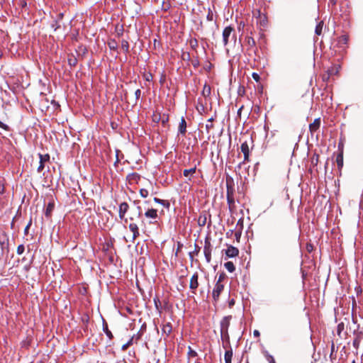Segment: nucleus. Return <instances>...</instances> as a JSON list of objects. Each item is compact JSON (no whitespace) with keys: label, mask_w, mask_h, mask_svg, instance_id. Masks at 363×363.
Returning a JSON list of instances; mask_svg holds the SVG:
<instances>
[{"label":"nucleus","mask_w":363,"mask_h":363,"mask_svg":"<svg viewBox=\"0 0 363 363\" xmlns=\"http://www.w3.org/2000/svg\"><path fill=\"white\" fill-rule=\"evenodd\" d=\"M201 222H203V224L202 225H204L205 224V220H201Z\"/></svg>","instance_id":"52"},{"label":"nucleus","mask_w":363,"mask_h":363,"mask_svg":"<svg viewBox=\"0 0 363 363\" xmlns=\"http://www.w3.org/2000/svg\"><path fill=\"white\" fill-rule=\"evenodd\" d=\"M154 2H157L158 0H152Z\"/></svg>","instance_id":"55"},{"label":"nucleus","mask_w":363,"mask_h":363,"mask_svg":"<svg viewBox=\"0 0 363 363\" xmlns=\"http://www.w3.org/2000/svg\"><path fill=\"white\" fill-rule=\"evenodd\" d=\"M140 194L142 197L146 198L148 196V191L145 189H141L140 190Z\"/></svg>","instance_id":"30"},{"label":"nucleus","mask_w":363,"mask_h":363,"mask_svg":"<svg viewBox=\"0 0 363 363\" xmlns=\"http://www.w3.org/2000/svg\"><path fill=\"white\" fill-rule=\"evenodd\" d=\"M170 8V4L169 3L163 2L162 9L164 11H167Z\"/></svg>","instance_id":"37"},{"label":"nucleus","mask_w":363,"mask_h":363,"mask_svg":"<svg viewBox=\"0 0 363 363\" xmlns=\"http://www.w3.org/2000/svg\"><path fill=\"white\" fill-rule=\"evenodd\" d=\"M336 162H337L338 169L340 170L343 167V153H342V152H340L337 155Z\"/></svg>","instance_id":"16"},{"label":"nucleus","mask_w":363,"mask_h":363,"mask_svg":"<svg viewBox=\"0 0 363 363\" xmlns=\"http://www.w3.org/2000/svg\"><path fill=\"white\" fill-rule=\"evenodd\" d=\"M231 315L224 317L220 322V334L223 340L228 341L229 340L228 328Z\"/></svg>","instance_id":"1"},{"label":"nucleus","mask_w":363,"mask_h":363,"mask_svg":"<svg viewBox=\"0 0 363 363\" xmlns=\"http://www.w3.org/2000/svg\"><path fill=\"white\" fill-rule=\"evenodd\" d=\"M320 125V119L316 118L314 120V121L309 125V130L311 133L316 131Z\"/></svg>","instance_id":"11"},{"label":"nucleus","mask_w":363,"mask_h":363,"mask_svg":"<svg viewBox=\"0 0 363 363\" xmlns=\"http://www.w3.org/2000/svg\"><path fill=\"white\" fill-rule=\"evenodd\" d=\"M154 201H155L156 203H162V204H164V200H161V199H157V198H154Z\"/></svg>","instance_id":"40"},{"label":"nucleus","mask_w":363,"mask_h":363,"mask_svg":"<svg viewBox=\"0 0 363 363\" xmlns=\"http://www.w3.org/2000/svg\"><path fill=\"white\" fill-rule=\"evenodd\" d=\"M253 335L255 337H259L260 333L257 330H255L253 332Z\"/></svg>","instance_id":"42"},{"label":"nucleus","mask_w":363,"mask_h":363,"mask_svg":"<svg viewBox=\"0 0 363 363\" xmlns=\"http://www.w3.org/2000/svg\"><path fill=\"white\" fill-rule=\"evenodd\" d=\"M0 128L7 130H9V126L6 124H4V123H2L1 121H0Z\"/></svg>","instance_id":"38"},{"label":"nucleus","mask_w":363,"mask_h":363,"mask_svg":"<svg viewBox=\"0 0 363 363\" xmlns=\"http://www.w3.org/2000/svg\"><path fill=\"white\" fill-rule=\"evenodd\" d=\"M224 278V274H220L216 283H221Z\"/></svg>","instance_id":"41"},{"label":"nucleus","mask_w":363,"mask_h":363,"mask_svg":"<svg viewBox=\"0 0 363 363\" xmlns=\"http://www.w3.org/2000/svg\"><path fill=\"white\" fill-rule=\"evenodd\" d=\"M46 157H47V162H48V161H49V160H50V156H49V155H48V154H47Z\"/></svg>","instance_id":"49"},{"label":"nucleus","mask_w":363,"mask_h":363,"mask_svg":"<svg viewBox=\"0 0 363 363\" xmlns=\"http://www.w3.org/2000/svg\"><path fill=\"white\" fill-rule=\"evenodd\" d=\"M323 26V23L322 21L319 22L317 24V26L315 27V30L316 35H320L322 33Z\"/></svg>","instance_id":"24"},{"label":"nucleus","mask_w":363,"mask_h":363,"mask_svg":"<svg viewBox=\"0 0 363 363\" xmlns=\"http://www.w3.org/2000/svg\"><path fill=\"white\" fill-rule=\"evenodd\" d=\"M213 128V123H208H208H206V130H207V132H208V133L209 132L210 129H211V128Z\"/></svg>","instance_id":"36"},{"label":"nucleus","mask_w":363,"mask_h":363,"mask_svg":"<svg viewBox=\"0 0 363 363\" xmlns=\"http://www.w3.org/2000/svg\"><path fill=\"white\" fill-rule=\"evenodd\" d=\"M225 253L228 257H235L238 255L239 250L237 247L229 245Z\"/></svg>","instance_id":"7"},{"label":"nucleus","mask_w":363,"mask_h":363,"mask_svg":"<svg viewBox=\"0 0 363 363\" xmlns=\"http://www.w3.org/2000/svg\"><path fill=\"white\" fill-rule=\"evenodd\" d=\"M253 16L257 20V23L259 24L260 26L264 28L267 25V16L262 13L260 11L257 10L253 12Z\"/></svg>","instance_id":"2"},{"label":"nucleus","mask_w":363,"mask_h":363,"mask_svg":"<svg viewBox=\"0 0 363 363\" xmlns=\"http://www.w3.org/2000/svg\"><path fill=\"white\" fill-rule=\"evenodd\" d=\"M212 121H213V118H210V119L208 121V123H212Z\"/></svg>","instance_id":"51"},{"label":"nucleus","mask_w":363,"mask_h":363,"mask_svg":"<svg viewBox=\"0 0 363 363\" xmlns=\"http://www.w3.org/2000/svg\"><path fill=\"white\" fill-rule=\"evenodd\" d=\"M77 62V59L74 56H70L68 57V63L70 66H75Z\"/></svg>","instance_id":"27"},{"label":"nucleus","mask_w":363,"mask_h":363,"mask_svg":"<svg viewBox=\"0 0 363 363\" xmlns=\"http://www.w3.org/2000/svg\"><path fill=\"white\" fill-rule=\"evenodd\" d=\"M240 149H241L242 152L244 155L245 161H247L249 160L250 151H249V146H248V144L247 143V142L242 143V145L240 146Z\"/></svg>","instance_id":"10"},{"label":"nucleus","mask_w":363,"mask_h":363,"mask_svg":"<svg viewBox=\"0 0 363 363\" xmlns=\"http://www.w3.org/2000/svg\"><path fill=\"white\" fill-rule=\"evenodd\" d=\"M39 157H40V164H39V166L38 167V171L40 172L44 168V162H45V157L42 154H39Z\"/></svg>","instance_id":"20"},{"label":"nucleus","mask_w":363,"mask_h":363,"mask_svg":"<svg viewBox=\"0 0 363 363\" xmlns=\"http://www.w3.org/2000/svg\"><path fill=\"white\" fill-rule=\"evenodd\" d=\"M233 196V187L229 184L227 179V197Z\"/></svg>","instance_id":"25"},{"label":"nucleus","mask_w":363,"mask_h":363,"mask_svg":"<svg viewBox=\"0 0 363 363\" xmlns=\"http://www.w3.org/2000/svg\"><path fill=\"white\" fill-rule=\"evenodd\" d=\"M196 173V167H193L188 169H184L183 172L184 176L187 177L189 180H191L193 175Z\"/></svg>","instance_id":"14"},{"label":"nucleus","mask_w":363,"mask_h":363,"mask_svg":"<svg viewBox=\"0 0 363 363\" xmlns=\"http://www.w3.org/2000/svg\"><path fill=\"white\" fill-rule=\"evenodd\" d=\"M272 363H274V360L272 358Z\"/></svg>","instance_id":"54"},{"label":"nucleus","mask_w":363,"mask_h":363,"mask_svg":"<svg viewBox=\"0 0 363 363\" xmlns=\"http://www.w3.org/2000/svg\"><path fill=\"white\" fill-rule=\"evenodd\" d=\"M225 268L230 272H233L235 269V265L232 262H227L224 264Z\"/></svg>","instance_id":"21"},{"label":"nucleus","mask_w":363,"mask_h":363,"mask_svg":"<svg viewBox=\"0 0 363 363\" xmlns=\"http://www.w3.org/2000/svg\"><path fill=\"white\" fill-rule=\"evenodd\" d=\"M189 354H190L191 356H194V357H195V356L196 355V352H194V351H193V350H190Z\"/></svg>","instance_id":"43"},{"label":"nucleus","mask_w":363,"mask_h":363,"mask_svg":"<svg viewBox=\"0 0 363 363\" xmlns=\"http://www.w3.org/2000/svg\"><path fill=\"white\" fill-rule=\"evenodd\" d=\"M4 186H0V193H3L4 192Z\"/></svg>","instance_id":"47"},{"label":"nucleus","mask_w":363,"mask_h":363,"mask_svg":"<svg viewBox=\"0 0 363 363\" xmlns=\"http://www.w3.org/2000/svg\"><path fill=\"white\" fill-rule=\"evenodd\" d=\"M202 94L204 96H208L211 94L210 86L205 84L203 88Z\"/></svg>","instance_id":"22"},{"label":"nucleus","mask_w":363,"mask_h":363,"mask_svg":"<svg viewBox=\"0 0 363 363\" xmlns=\"http://www.w3.org/2000/svg\"><path fill=\"white\" fill-rule=\"evenodd\" d=\"M198 274L195 273L190 279L189 283V288L191 290H196L199 286V281H198Z\"/></svg>","instance_id":"9"},{"label":"nucleus","mask_w":363,"mask_h":363,"mask_svg":"<svg viewBox=\"0 0 363 363\" xmlns=\"http://www.w3.org/2000/svg\"><path fill=\"white\" fill-rule=\"evenodd\" d=\"M233 358V351L232 350H228L225 352L224 355V359L225 363H231Z\"/></svg>","instance_id":"18"},{"label":"nucleus","mask_w":363,"mask_h":363,"mask_svg":"<svg viewBox=\"0 0 363 363\" xmlns=\"http://www.w3.org/2000/svg\"><path fill=\"white\" fill-rule=\"evenodd\" d=\"M224 286L221 283H216L213 290L212 296L214 301H218L220 293L223 291Z\"/></svg>","instance_id":"4"},{"label":"nucleus","mask_w":363,"mask_h":363,"mask_svg":"<svg viewBox=\"0 0 363 363\" xmlns=\"http://www.w3.org/2000/svg\"><path fill=\"white\" fill-rule=\"evenodd\" d=\"M128 204L125 202L121 203L119 206V217L121 219H123L128 210Z\"/></svg>","instance_id":"8"},{"label":"nucleus","mask_w":363,"mask_h":363,"mask_svg":"<svg viewBox=\"0 0 363 363\" xmlns=\"http://www.w3.org/2000/svg\"><path fill=\"white\" fill-rule=\"evenodd\" d=\"M121 48L124 50V52H128L129 50V44L128 41L123 40L121 42Z\"/></svg>","instance_id":"26"},{"label":"nucleus","mask_w":363,"mask_h":363,"mask_svg":"<svg viewBox=\"0 0 363 363\" xmlns=\"http://www.w3.org/2000/svg\"><path fill=\"white\" fill-rule=\"evenodd\" d=\"M234 28L231 26H227L223 31V41L224 45H226L228 43V38L231 35Z\"/></svg>","instance_id":"5"},{"label":"nucleus","mask_w":363,"mask_h":363,"mask_svg":"<svg viewBox=\"0 0 363 363\" xmlns=\"http://www.w3.org/2000/svg\"><path fill=\"white\" fill-rule=\"evenodd\" d=\"M242 108H243V106H242L239 108V110H238V113H239V114L240 113V112H241V111H242Z\"/></svg>","instance_id":"48"},{"label":"nucleus","mask_w":363,"mask_h":363,"mask_svg":"<svg viewBox=\"0 0 363 363\" xmlns=\"http://www.w3.org/2000/svg\"><path fill=\"white\" fill-rule=\"evenodd\" d=\"M24 250H25V247H24L23 245H20L18 246V247H17V253L18 255L23 254Z\"/></svg>","instance_id":"31"},{"label":"nucleus","mask_w":363,"mask_h":363,"mask_svg":"<svg viewBox=\"0 0 363 363\" xmlns=\"http://www.w3.org/2000/svg\"><path fill=\"white\" fill-rule=\"evenodd\" d=\"M252 77L256 82H259L260 79L259 75L256 72H253Z\"/></svg>","instance_id":"35"},{"label":"nucleus","mask_w":363,"mask_h":363,"mask_svg":"<svg viewBox=\"0 0 363 363\" xmlns=\"http://www.w3.org/2000/svg\"><path fill=\"white\" fill-rule=\"evenodd\" d=\"M172 331V326L169 323L163 325L162 332L166 335H169Z\"/></svg>","instance_id":"23"},{"label":"nucleus","mask_w":363,"mask_h":363,"mask_svg":"<svg viewBox=\"0 0 363 363\" xmlns=\"http://www.w3.org/2000/svg\"><path fill=\"white\" fill-rule=\"evenodd\" d=\"M52 104H54V106H56V107H59L60 106L59 104H55V102L54 101H52Z\"/></svg>","instance_id":"45"},{"label":"nucleus","mask_w":363,"mask_h":363,"mask_svg":"<svg viewBox=\"0 0 363 363\" xmlns=\"http://www.w3.org/2000/svg\"><path fill=\"white\" fill-rule=\"evenodd\" d=\"M186 123L184 118H182L179 125V131L182 134H184L186 133Z\"/></svg>","instance_id":"17"},{"label":"nucleus","mask_w":363,"mask_h":363,"mask_svg":"<svg viewBox=\"0 0 363 363\" xmlns=\"http://www.w3.org/2000/svg\"><path fill=\"white\" fill-rule=\"evenodd\" d=\"M211 252H212L211 244L209 240H206L204 247H203V252H204V255H205L206 262L208 263H209L211 260Z\"/></svg>","instance_id":"3"},{"label":"nucleus","mask_w":363,"mask_h":363,"mask_svg":"<svg viewBox=\"0 0 363 363\" xmlns=\"http://www.w3.org/2000/svg\"><path fill=\"white\" fill-rule=\"evenodd\" d=\"M0 247L4 251H9V240L5 233L0 234Z\"/></svg>","instance_id":"6"},{"label":"nucleus","mask_w":363,"mask_h":363,"mask_svg":"<svg viewBox=\"0 0 363 363\" xmlns=\"http://www.w3.org/2000/svg\"><path fill=\"white\" fill-rule=\"evenodd\" d=\"M18 218H17L16 217H15V218L13 219V221H12V223H11V226H12V228L13 227L14 221H15L16 220H18Z\"/></svg>","instance_id":"44"},{"label":"nucleus","mask_w":363,"mask_h":363,"mask_svg":"<svg viewBox=\"0 0 363 363\" xmlns=\"http://www.w3.org/2000/svg\"><path fill=\"white\" fill-rule=\"evenodd\" d=\"M141 91L140 89H137L135 92V95L137 99H138L140 96Z\"/></svg>","instance_id":"39"},{"label":"nucleus","mask_w":363,"mask_h":363,"mask_svg":"<svg viewBox=\"0 0 363 363\" xmlns=\"http://www.w3.org/2000/svg\"><path fill=\"white\" fill-rule=\"evenodd\" d=\"M201 222H203V224L202 225H204L205 224V220H201Z\"/></svg>","instance_id":"53"},{"label":"nucleus","mask_w":363,"mask_h":363,"mask_svg":"<svg viewBox=\"0 0 363 363\" xmlns=\"http://www.w3.org/2000/svg\"><path fill=\"white\" fill-rule=\"evenodd\" d=\"M31 223H32V221H31V220H30L28 223L26 225V226L24 228V234L26 235H28V230H29V228H30V227L31 225Z\"/></svg>","instance_id":"32"},{"label":"nucleus","mask_w":363,"mask_h":363,"mask_svg":"<svg viewBox=\"0 0 363 363\" xmlns=\"http://www.w3.org/2000/svg\"><path fill=\"white\" fill-rule=\"evenodd\" d=\"M104 331H105V333H106V335H107L109 338H111V337H113L112 333H111V332L108 329L107 325H106V327H104Z\"/></svg>","instance_id":"33"},{"label":"nucleus","mask_w":363,"mask_h":363,"mask_svg":"<svg viewBox=\"0 0 363 363\" xmlns=\"http://www.w3.org/2000/svg\"><path fill=\"white\" fill-rule=\"evenodd\" d=\"M129 229L133 233V239L135 240L139 236L138 227L135 223H130L129 225Z\"/></svg>","instance_id":"12"},{"label":"nucleus","mask_w":363,"mask_h":363,"mask_svg":"<svg viewBox=\"0 0 363 363\" xmlns=\"http://www.w3.org/2000/svg\"><path fill=\"white\" fill-rule=\"evenodd\" d=\"M55 201L52 195H50V199H49L48 205L47 206V213L52 211L55 206Z\"/></svg>","instance_id":"19"},{"label":"nucleus","mask_w":363,"mask_h":363,"mask_svg":"<svg viewBox=\"0 0 363 363\" xmlns=\"http://www.w3.org/2000/svg\"><path fill=\"white\" fill-rule=\"evenodd\" d=\"M227 200H228V203L229 204V208H232L235 204V201H234L233 196H228Z\"/></svg>","instance_id":"29"},{"label":"nucleus","mask_w":363,"mask_h":363,"mask_svg":"<svg viewBox=\"0 0 363 363\" xmlns=\"http://www.w3.org/2000/svg\"><path fill=\"white\" fill-rule=\"evenodd\" d=\"M182 246V245L179 242H178V249H177V251H179L180 250V247Z\"/></svg>","instance_id":"46"},{"label":"nucleus","mask_w":363,"mask_h":363,"mask_svg":"<svg viewBox=\"0 0 363 363\" xmlns=\"http://www.w3.org/2000/svg\"><path fill=\"white\" fill-rule=\"evenodd\" d=\"M140 216H141V207L137 206L136 209L131 212V216H130V219L131 220H133L135 219L139 218L140 217Z\"/></svg>","instance_id":"13"},{"label":"nucleus","mask_w":363,"mask_h":363,"mask_svg":"<svg viewBox=\"0 0 363 363\" xmlns=\"http://www.w3.org/2000/svg\"><path fill=\"white\" fill-rule=\"evenodd\" d=\"M235 236H236L237 239H238L240 238V235L237 233H235Z\"/></svg>","instance_id":"50"},{"label":"nucleus","mask_w":363,"mask_h":363,"mask_svg":"<svg viewBox=\"0 0 363 363\" xmlns=\"http://www.w3.org/2000/svg\"><path fill=\"white\" fill-rule=\"evenodd\" d=\"M108 44L111 50H116L118 47L117 43L115 40H110Z\"/></svg>","instance_id":"28"},{"label":"nucleus","mask_w":363,"mask_h":363,"mask_svg":"<svg viewBox=\"0 0 363 363\" xmlns=\"http://www.w3.org/2000/svg\"><path fill=\"white\" fill-rule=\"evenodd\" d=\"M145 216L147 218L155 219L157 217V210L153 208L149 209L145 212Z\"/></svg>","instance_id":"15"},{"label":"nucleus","mask_w":363,"mask_h":363,"mask_svg":"<svg viewBox=\"0 0 363 363\" xmlns=\"http://www.w3.org/2000/svg\"><path fill=\"white\" fill-rule=\"evenodd\" d=\"M132 342L133 339H130L126 344L122 346V350H125L132 344Z\"/></svg>","instance_id":"34"}]
</instances>
